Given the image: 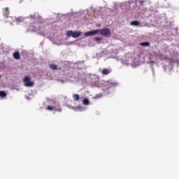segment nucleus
Masks as SVG:
<instances>
[{
	"label": "nucleus",
	"mask_w": 179,
	"mask_h": 179,
	"mask_svg": "<svg viewBox=\"0 0 179 179\" xmlns=\"http://www.w3.org/2000/svg\"><path fill=\"white\" fill-rule=\"evenodd\" d=\"M49 67L50 68V69H52V71H57V69H58V66H57L56 64H50Z\"/></svg>",
	"instance_id": "obj_9"
},
{
	"label": "nucleus",
	"mask_w": 179,
	"mask_h": 179,
	"mask_svg": "<svg viewBox=\"0 0 179 179\" xmlns=\"http://www.w3.org/2000/svg\"><path fill=\"white\" fill-rule=\"evenodd\" d=\"M102 75H108L111 73V70L108 69H103L101 71Z\"/></svg>",
	"instance_id": "obj_5"
},
{
	"label": "nucleus",
	"mask_w": 179,
	"mask_h": 179,
	"mask_svg": "<svg viewBox=\"0 0 179 179\" xmlns=\"http://www.w3.org/2000/svg\"><path fill=\"white\" fill-rule=\"evenodd\" d=\"M158 58L159 59H167V57H166V56H164V55H158Z\"/></svg>",
	"instance_id": "obj_13"
},
{
	"label": "nucleus",
	"mask_w": 179,
	"mask_h": 179,
	"mask_svg": "<svg viewBox=\"0 0 179 179\" xmlns=\"http://www.w3.org/2000/svg\"><path fill=\"white\" fill-rule=\"evenodd\" d=\"M130 24L131 26H139V22L138 21H132L130 22Z\"/></svg>",
	"instance_id": "obj_12"
},
{
	"label": "nucleus",
	"mask_w": 179,
	"mask_h": 179,
	"mask_svg": "<svg viewBox=\"0 0 179 179\" xmlns=\"http://www.w3.org/2000/svg\"><path fill=\"white\" fill-rule=\"evenodd\" d=\"M81 34H82L81 31L73 32V38H77V37H79Z\"/></svg>",
	"instance_id": "obj_7"
},
{
	"label": "nucleus",
	"mask_w": 179,
	"mask_h": 179,
	"mask_svg": "<svg viewBox=\"0 0 179 179\" xmlns=\"http://www.w3.org/2000/svg\"><path fill=\"white\" fill-rule=\"evenodd\" d=\"M100 97H103V94H97L95 95V99H100Z\"/></svg>",
	"instance_id": "obj_16"
},
{
	"label": "nucleus",
	"mask_w": 179,
	"mask_h": 179,
	"mask_svg": "<svg viewBox=\"0 0 179 179\" xmlns=\"http://www.w3.org/2000/svg\"><path fill=\"white\" fill-rule=\"evenodd\" d=\"M0 78H1V75H0Z\"/></svg>",
	"instance_id": "obj_18"
},
{
	"label": "nucleus",
	"mask_w": 179,
	"mask_h": 179,
	"mask_svg": "<svg viewBox=\"0 0 179 179\" xmlns=\"http://www.w3.org/2000/svg\"><path fill=\"white\" fill-rule=\"evenodd\" d=\"M53 104L55 106H48L46 110H48V111H59V113H61V111H62V109L59 107V105H58V106H57V102L53 101Z\"/></svg>",
	"instance_id": "obj_2"
},
{
	"label": "nucleus",
	"mask_w": 179,
	"mask_h": 179,
	"mask_svg": "<svg viewBox=\"0 0 179 179\" xmlns=\"http://www.w3.org/2000/svg\"><path fill=\"white\" fill-rule=\"evenodd\" d=\"M73 99L74 101H79V100L80 99V96H79V94H76L73 95Z\"/></svg>",
	"instance_id": "obj_8"
},
{
	"label": "nucleus",
	"mask_w": 179,
	"mask_h": 179,
	"mask_svg": "<svg viewBox=\"0 0 179 179\" xmlns=\"http://www.w3.org/2000/svg\"><path fill=\"white\" fill-rule=\"evenodd\" d=\"M95 41H101V38L96 37L94 38Z\"/></svg>",
	"instance_id": "obj_17"
},
{
	"label": "nucleus",
	"mask_w": 179,
	"mask_h": 179,
	"mask_svg": "<svg viewBox=\"0 0 179 179\" xmlns=\"http://www.w3.org/2000/svg\"><path fill=\"white\" fill-rule=\"evenodd\" d=\"M6 96V92L5 91H0V97H5Z\"/></svg>",
	"instance_id": "obj_14"
},
{
	"label": "nucleus",
	"mask_w": 179,
	"mask_h": 179,
	"mask_svg": "<svg viewBox=\"0 0 179 179\" xmlns=\"http://www.w3.org/2000/svg\"><path fill=\"white\" fill-rule=\"evenodd\" d=\"M99 33H101V36H103L104 37H110V36H111V31L108 28L101 30L96 29L90 31H87L85 33V36L89 37L90 36H96V34H99Z\"/></svg>",
	"instance_id": "obj_1"
},
{
	"label": "nucleus",
	"mask_w": 179,
	"mask_h": 179,
	"mask_svg": "<svg viewBox=\"0 0 179 179\" xmlns=\"http://www.w3.org/2000/svg\"><path fill=\"white\" fill-rule=\"evenodd\" d=\"M140 45H143V47H149L150 45V43L149 42H143L140 43Z\"/></svg>",
	"instance_id": "obj_11"
},
{
	"label": "nucleus",
	"mask_w": 179,
	"mask_h": 179,
	"mask_svg": "<svg viewBox=\"0 0 179 179\" xmlns=\"http://www.w3.org/2000/svg\"><path fill=\"white\" fill-rule=\"evenodd\" d=\"M13 57L15 59H20V53L19 52H15Z\"/></svg>",
	"instance_id": "obj_6"
},
{
	"label": "nucleus",
	"mask_w": 179,
	"mask_h": 179,
	"mask_svg": "<svg viewBox=\"0 0 179 179\" xmlns=\"http://www.w3.org/2000/svg\"><path fill=\"white\" fill-rule=\"evenodd\" d=\"M67 36H69V37H71V36H73V32L72 31H69L68 32H67Z\"/></svg>",
	"instance_id": "obj_15"
},
{
	"label": "nucleus",
	"mask_w": 179,
	"mask_h": 179,
	"mask_svg": "<svg viewBox=\"0 0 179 179\" xmlns=\"http://www.w3.org/2000/svg\"><path fill=\"white\" fill-rule=\"evenodd\" d=\"M31 78L29 76H26L24 78V83H25V86H27L29 87H31V86H34V83L31 81Z\"/></svg>",
	"instance_id": "obj_3"
},
{
	"label": "nucleus",
	"mask_w": 179,
	"mask_h": 179,
	"mask_svg": "<svg viewBox=\"0 0 179 179\" xmlns=\"http://www.w3.org/2000/svg\"><path fill=\"white\" fill-rule=\"evenodd\" d=\"M90 103V101L87 99V98L84 99L83 101V104L85 106H89Z\"/></svg>",
	"instance_id": "obj_10"
},
{
	"label": "nucleus",
	"mask_w": 179,
	"mask_h": 179,
	"mask_svg": "<svg viewBox=\"0 0 179 179\" xmlns=\"http://www.w3.org/2000/svg\"><path fill=\"white\" fill-rule=\"evenodd\" d=\"M9 13H10V11L9 10V8L6 7L3 8V14L6 17H8L9 16Z\"/></svg>",
	"instance_id": "obj_4"
}]
</instances>
